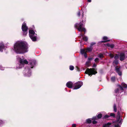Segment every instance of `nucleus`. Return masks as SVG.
Instances as JSON below:
<instances>
[{"label":"nucleus","mask_w":127,"mask_h":127,"mask_svg":"<svg viewBox=\"0 0 127 127\" xmlns=\"http://www.w3.org/2000/svg\"><path fill=\"white\" fill-rule=\"evenodd\" d=\"M27 43L25 41H17L14 45L13 50L16 53L23 54L28 51Z\"/></svg>","instance_id":"nucleus-1"},{"label":"nucleus","mask_w":127,"mask_h":127,"mask_svg":"<svg viewBox=\"0 0 127 127\" xmlns=\"http://www.w3.org/2000/svg\"><path fill=\"white\" fill-rule=\"evenodd\" d=\"M119 88L115 90V94L116 96H120L124 95H127V85L122 83L121 86L118 85Z\"/></svg>","instance_id":"nucleus-2"},{"label":"nucleus","mask_w":127,"mask_h":127,"mask_svg":"<svg viewBox=\"0 0 127 127\" xmlns=\"http://www.w3.org/2000/svg\"><path fill=\"white\" fill-rule=\"evenodd\" d=\"M84 15L83 14L82 15V18H83L82 19V22H80L79 24L77 23L75 25V27L76 28L79 32H82L83 31L84 32H86V29L84 28L83 27V24L82 23H85L86 21L85 18H83Z\"/></svg>","instance_id":"nucleus-3"},{"label":"nucleus","mask_w":127,"mask_h":127,"mask_svg":"<svg viewBox=\"0 0 127 127\" xmlns=\"http://www.w3.org/2000/svg\"><path fill=\"white\" fill-rule=\"evenodd\" d=\"M17 58L19 62V67H17V68H21L24 66V64H28V62L27 60L25 59L23 57H22V58H21L19 56H17Z\"/></svg>","instance_id":"nucleus-4"},{"label":"nucleus","mask_w":127,"mask_h":127,"mask_svg":"<svg viewBox=\"0 0 127 127\" xmlns=\"http://www.w3.org/2000/svg\"><path fill=\"white\" fill-rule=\"evenodd\" d=\"M29 36L31 39L33 41L37 40V34L32 30H30L29 31Z\"/></svg>","instance_id":"nucleus-5"},{"label":"nucleus","mask_w":127,"mask_h":127,"mask_svg":"<svg viewBox=\"0 0 127 127\" xmlns=\"http://www.w3.org/2000/svg\"><path fill=\"white\" fill-rule=\"evenodd\" d=\"M97 73L96 69L94 68L90 69L88 68L85 72V73L88 74L89 76L91 75V76L92 75L95 74Z\"/></svg>","instance_id":"nucleus-6"},{"label":"nucleus","mask_w":127,"mask_h":127,"mask_svg":"<svg viewBox=\"0 0 127 127\" xmlns=\"http://www.w3.org/2000/svg\"><path fill=\"white\" fill-rule=\"evenodd\" d=\"M22 29L23 32V35L24 36H26L28 33V28L26 26V24L24 22L22 25Z\"/></svg>","instance_id":"nucleus-7"},{"label":"nucleus","mask_w":127,"mask_h":127,"mask_svg":"<svg viewBox=\"0 0 127 127\" xmlns=\"http://www.w3.org/2000/svg\"><path fill=\"white\" fill-rule=\"evenodd\" d=\"M32 75L31 70L29 69H27V68H25L24 73V75L25 76L29 77Z\"/></svg>","instance_id":"nucleus-8"},{"label":"nucleus","mask_w":127,"mask_h":127,"mask_svg":"<svg viewBox=\"0 0 127 127\" xmlns=\"http://www.w3.org/2000/svg\"><path fill=\"white\" fill-rule=\"evenodd\" d=\"M83 82L82 81H78L75 83V87L74 90H76L80 88L83 85Z\"/></svg>","instance_id":"nucleus-9"},{"label":"nucleus","mask_w":127,"mask_h":127,"mask_svg":"<svg viewBox=\"0 0 127 127\" xmlns=\"http://www.w3.org/2000/svg\"><path fill=\"white\" fill-rule=\"evenodd\" d=\"M5 46L3 42H0V52H2L3 50L5 49Z\"/></svg>","instance_id":"nucleus-10"},{"label":"nucleus","mask_w":127,"mask_h":127,"mask_svg":"<svg viewBox=\"0 0 127 127\" xmlns=\"http://www.w3.org/2000/svg\"><path fill=\"white\" fill-rule=\"evenodd\" d=\"M36 61L34 60H31L29 62V64L31 68H32L34 67L36 64Z\"/></svg>","instance_id":"nucleus-11"},{"label":"nucleus","mask_w":127,"mask_h":127,"mask_svg":"<svg viewBox=\"0 0 127 127\" xmlns=\"http://www.w3.org/2000/svg\"><path fill=\"white\" fill-rule=\"evenodd\" d=\"M120 60L121 61L124 60L127 57V56H125V54L123 53H121L120 54Z\"/></svg>","instance_id":"nucleus-12"},{"label":"nucleus","mask_w":127,"mask_h":127,"mask_svg":"<svg viewBox=\"0 0 127 127\" xmlns=\"http://www.w3.org/2000/svg\"><path fill=\"white\" fill-rule=\"evenodd\" d=\"M66 85L67 87L70 88H71L72 87L73 83L69 81L66 83Z\"/></svg>","instance_id":"nucleus-13"},{"label":"nucleus","mask_w":127,"mask_h":127,"mask_svg":"<svg viewBox=\"0 0 127 127\" xmlns=\"http://www.w3.org/2000/svg\"><path fill=\"white\" fill-rule=\"evenodd\" d=\"M121 68L120 67H115V70L116 72L118 74V75L120 76L122 75V72L120 71Z\"/></svg>","instance_id":"nucleus-14"},{"label":"nucleus","mask_w":127,"mask_h":127,"mask_svg":"<svg viewBox=\"0 0 127 127\" xmlns=\"http://www.w3.org/2000/svg\"><path fill=\"white\" fill-rule=\"evenodd\" d=\"M106 46H107L108 47H109L111 48H113L114 46V45L113 44H110L109 43L105 44Z\"/></svg>","instance_id":"nucleus-15"},{"label":"nucleus","mask_w":127,"mask_h":127,"mask_svg":"<svg viewBox=\"0 0 127 127\" xmlns=\"http://www.w3.org/2000/svg\"><path fill=\"white\" fill-rule=\"evenodd\" d=\"M111 124L110 123H108L106 124H104L103 127H110V126L111 125Z\"/></svg>","instance_id":"nucleus-16"},{"label":"nucleus","mask_w":127,"mask_h":127,"mask_svg":"<svg viewBox=\"0 0 127 127\" xmlns=\"http://www.w3.org/2000/svg\"><path fill=\"white\" fill-rule=\"evenodd\" d=\"M108 39L107 37L106 36H104L103 37V39L104 40H106L105 41H102V42H106L109 41V40H107Z\"/></svg>","instance_id":"nucleus-17"},{"label":"nucleus","mask_w":127,"mask_h":127,"mask_svg":"<svg viewBox=\"0 0 127 127\" xmlns=\"http://www.w3.org/2000/svg\"><path fill=\"white\" fill-rule=\"evenodd\" d=\"M5 123V121L0 119V127L2 126Z\"/></svg>","instance_id":"nucleus-18"},{"label":"nucleus","mask_w":127,"mask_h":127,"mask_svg":"<svg viewBox=\"0 0 127 127\" xmlns=\"http://www.w3.org/2000/svg\"><path fill=\"white\" fill-rule=\"evenodd\" d=\"M92 47L90 46V47H88L86 49V52H90L91 51L93 50Z\"/></svg>","instance_id":"nucleus-19"},{"label":"nucleus","mask_w":127,"mask_h":127,"mask_svg":"<svg viewBox=\"0 0 127 127\" xmlns=\"http://www.w3.org/2000/svg\"><path fill=\"white\" fill-rule=\"evenodd\" d=\"M113 109L114 112H116L117 110V106L115 104H114L113 107Z\"/></svg>","instance_id":"nucleus-20"},{"label":"nucleus","mask_w":127,"mask_h":127,"mask_svg":"<svg viewBox=\"0 0 127 127\" xmlns=\"http://www.w3.org/2000/svg\"><path fill=\"white\" fill-rule=\"evenodd\" d=\"M97 118L100 119L102 117V115L101 113H99L97 115Z\"/></svg>","instance_id":"nucleus-21"},{"label":"nucleus","mask_w":127,"mask_h":127,"mask_svg":"<svg viewBox=\"0 0 127 127\" xmlns=\"http://www.w3.org/2000/svg\"><path fill=\"white\" fill-rule=\"evenodd\" d=\"M83 39L85 41H87L88 40V37L86 36H84V37H83Z\"/></svg>","instance_id":"nucleus-22"},{"label":"nucleus","mask_w":127,"mask_h":127,"mask_svg":"<svg viewBox=\"0 0 127 127\" xmlns=\"http://www.w3.org/2000/svg\"><path fill=\"white\" fill-rule=\"evenodd\" d=\"M111 80L112 82H114L115 80V78L114 76H113L111 77Z\"/></svg>","instance_id":"nucleus-23"},{"label":"nucleus","mask_w":127,"mask_h":127,"mask_svg":"<svg viewBox=\"0 0 127 127\" xmlns=\"http://www.w3.org/2000/svg\"><path fill=\"white\" fill-rule=\"evenodd\" d=\"M91 119H88L86 120V122L89 123H91L92 122Z\"/></svg>","instance_id":"nucleus-24"},{"label":"nucleus","mask_w":127,"mask_h":127,"mask_svg":"<svg viewBox=\"0 0 127 127\" xmlns=\"http://www.w3.org/2000/svg\"><path fill=\"white\" fill-rule=\"evenodd\" d=\"M81 53L82 54H84L86 52L85 50L84 49H81Z\"/></svg>","instance_id":"nucleus-25"},{"label":"nucleus","mask_w":127,"mask_h":127,"mask_svg":"<svg viewBox=\"0 0 127 127\" xmlns=\"http://www.w3.org/2000/svg\"><path fill=\"white\" fill-rule=\"evenodd\" d=\"M98 57L100 58H102L103 57V55L101 53L98 54Z\"/></svg>","instance_id":"nucleus-26"},{"label":"nucleus","mask_w":127,"mask_h":127,"mask_svg":"<svg viewBox=\"0 0 127 127\" xmlns=\"http://www.w3.org/2000/svg\"><path fill=\"white\" fill-rule=\"evenodd\" d=\"M118 63V60H115L113 62V64H114L117 65Z\"/></svg>","instance_id":"nucleus-27"},{"label":"nucleus","mask_w":127,"mask_h":127,"mask_svg":"<svg viewBox=\"0 0 127 127\" xmlns=\"http://www.w3.org/2000/svg\"><path fill=\"white\" fill-rule=\"evenodd\" d=\"M74 69V67L72 65H70L69 66V69L71 70H73Z\"/></svg>","instance_id":"nucleus-28"},{"label":"nucleus","mask_w":127,"mask_h":127,"mask_svg":"<svg viewBox=\"0 0 127 127\" xmlns=\"http://www.w3.org/2000/svg\"><path fill=\"white\" fill-rule=\"evenodd\" d=\"M119 56L117 54H116L114 57L115 60H117L119 59Z\"/></svg>","instance_id":"nucleus-29"},{"label":"nucleus","mask_w":127,"mask_h":127,"mask_svg":"<svg viewBox=\"0 0 127 127\" xmlns=\"http://www.w3.org/2000/svg\"><path fill=\"white\" fill-rule=\"evenodd\" d=\"M96 44V43L95 42H91V43H90V46H91V47H92V46L95 44Z\"/></svg>","instance_id":"nucleus-30"},{"label":"nucleus","mask_w":127,"mask_h":127,"mask_svg":"<svg viewBox=\"0 0 127 127\" xmlns=\"http://www.w3.org/2000/svg\"><path fill=\"white\" fill-rule=\"evenodd\" d=\"M110 117V116L108 115H106L104 116L103 117L104 119H106Z\"/></svg>","instance_id":"nucleus-31"},{"label":"nucleus","mask_w":127,"mask_h":127,"mask_svg":"<svg viewBox=\"0 0 127 127\" xmlns=\"http://www.w3.org/2000/svg\"><path fill=\"white\" fill-rule=\"evenodd\" d=\"M110 116H112L113 117H115V114L113 113H110Z\"/></svg>","instance_id":"nucleus-32"},{"label":"nucleus","mask_w":127,"mask_h":127,"mask_svg":"<svg viewBox=\"0 0 127 127\" xmlns=\"http://www.w3.org/2000/svg\"><path fill=\"white\" fill-rule=\"evenodd\" d=\"M98 61H99V59L97 58H95V62L96 63L98 62Z\"/></svg>","instance_id":"nucleus-33"},{"label":"nucleus","mask_w":127,"mask_h":127,"mask_svg":"<svg viewBox=\"0 0 127 127\" xmlns=\"http://www.w3.org/2000/svg\"><path fill=\"white\" fill-rule=\"evenodd\" d=\"M109 55V56L111 58H113L114 57V55L113 54H110Z\"/></svg>","instance_id":"nucleus-34"},{"label":"nucleus","mask_w":127,"mask_h":127,"mask_svg":"<svg viewBox=\"0 0 127 127\" xmlns=\"http://www.w3.org/2000/svg\"><path fill=\"white\" fill-rule=\"evenodd\" d=\"M91 119L93 120H96L97 119V117H96V116L92 118Z\"/></svg>","instance_id":"nucleus-35"},{"label":"nucleus","mask_w":127,"mask_h":127,"mask_svg":"<svg viewBox=\"0 0 127 127\" xmlns=\"http://www.w3.org/2000/svg\"><path fill=\"white\" fill-rule=\"evenodd\" d=\"M97 122L96 121L94 120L92 121V123L94 124H95L97 123Z\"/></svg>","instance_id":"nucleus-36"},{"label":"nucleus","mask_w":127,"mask_h":127,"mask_svg":"<svg viewBox=\"0 0 127 127\" xmlns=\"http://www.w3.org/2000/svg\"><path fill=\"white\" fill-rule=\"evenodd\" d=\"M83 55H84V56L85 57V58H86L87 57V54L86 53L84 54Z\"/></svg>","instance_id":"nucleus-37"},{"label":"nucleus","mask_w":127,"mask_h":127,"mask_svg":"<svg viewBox=\"0 0 127 127\" xmlns=\"http://www.w3.org/2000/svg\"><path fill=\"white\" fill-rule=\"evenodd\" d=\"M85 34V33H83V34H82V33L81 32L80 33V35L81 36H83Z\"/></svg>","instance_id":"nucleus-38"},{"label":"nucleus","mask_w":127,"mask_h":127,"mask_svg":"<svg viewBox=\"0 0 127 127\" xmlns=\"http://www.w3.org/2000/svg\"><path fill=\"white\" fill-rule=\"evenodd\" d=\"M78 15V16H80V12H79L77 13Z\"/></svg>","instance_id":"nucleus-39"},{"label":"nucleus","mask_w":127,"mask_h":127,"mask_svg":"<svg viewBox=\"0 0 127 127\" xmlns=\"http://www.w3.org/2000/svg\"><path fill=\"white\" fill-rule=\"evenodd\" d=\"M76 125L75 124H73L72 125V127H76Z\"/></svg>","instance_id":"nucleus-40"},{"label":"nucleus","mask_w":127,"mask_h":127,"mask_svg":"<svg viewBox=\"0 0 127 127\" xmlns=\"http://www.w3.org/2000/svg\"><path fill=\"white\" fill-rule=\"evenodd\" d=\"M96 66V65L95 64H94L93 65V67H95Z\"/></svg>","instance_id":"nucleus-41"},{"label":"nucleus","mask_w":127,"mask_h":127,"mask_svg":"<svg viewBox=\"0 0 127 127\" xmlns=\"http://www.w3.org/2000/svg\"><path fill=\"white\" fill-rule=\"evenodd\" d=\"M0 69L1 70H4V68L3 67H0Z\"/></svg>","instance_id":"nucleus-42"},{"label":"nucleus","mask_w":127,"mask_h":127,"mask_svg":"<svg viewBox=\"0 0 127 127\" xmlns=\"http://www.w3.org/2000/svg\"><path fill=\"white\" fill-rule=\"evenodd\" d=\"M93 59V58H89L88 59L89 61Z\"/></svg>","instance_id":"nucleus-43"},{"label":"nucleus","mask_w":127,"mask_h":127,"mask_svg":"<svg viewBox=\"0 0 127 127\" xmlns=\"http://www.w3.org/2000/svg\"><path fill=\"white\" fill-rule=\"evenodd\" d=\"M87 1L88 2H91V0H87Z\"/></svg>","instance_id":"nucleus-44"},{"label":"nucleus","mask_w":127,"mask_h":127,"mask_svg":"<svg viewBox=\"0 0 127 127\" xmlns=\"http://www.w3.org/2000/svg\"><path fill=\"white\" fill-rule=\"evenodd\" d=\"M126 68L127 69V66H126Z\"/></svg>","instance_id":"nucleus-45"}]
</instances>
